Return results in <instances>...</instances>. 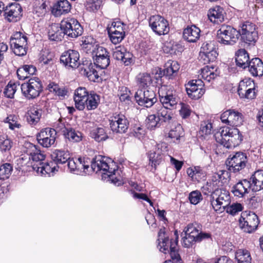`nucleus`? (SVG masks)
<instances>
[{"label": "nucleus", "instance_id": "60", "mask_svg": "<svg viewBox=\"0 0 263 263\" xmlns=\"http://www.w3.org/2000/svg\"><path fill=\"white\" fill-rule=\"evenodd\" d=\"M180 105L181 107L179 110V114L181 117L183 119L189 118L192 112L190 105L183 103H181Z\"/></svg>", "mask_w": 263, "mask_h": 263}, {"label": "nucleus", "instance_id": "39", "mask_svg": "<svg viewBox=\"0 0 263 263\" xmlns=\"http://www.w3.org/2000/svg\"><path fill=\"white\" fill-rule=\"evenodd\" d=\"M89 136L97 142L105 141L108 138L103 127H96L92 129L90 132Z\"/></svg>", "mask_w": 263, "mask_h": 263}, {"label": "nucleus", "instance_id": "31", "mask_svg": "<svg viewBox=\"0 0 263 263\" xmlns=\"http://www.w3.org/2000/svg\"><path fill=\"white\" fill-rule=\"evenodd\" d=\"M247 67L251 74L254 77L263 75V62L258 58L252 59L249 62Z\"/></svg>", "mask_w": 263, "mask_h": 263}, {"label": "nucleus", "instance_id": "36", "mask_svg": "<svg viewBox=\"0 0 263 263\" xmlns=\"http://www.w3.org/2000/svg\"><path fill=\"white\" fill-rule=\"evenodd\" d=\"M235 61L236 65L243 69L246 68L248 66L249 57L247 51L244 49L238 50L235 54Z\"/></svg>", "mask_w": 263, "mask_h": 263}, {"label": "nucleus", "instance_id": "6", "mask_svg": "<svg viewBox=\"0 0 263 263\" xmlns=\"http://www.w3.org/2000/svg\"><path fill=\"white\" fill-rule=\"evenodd\" d=\"M60 25L64 33L71 38H76L82 35L83 29L78 21L73 17L64 18Z\"/></svg>", "mask_w": 263, "mask_h": 263}, {"label": "nucleus", "instance_id": "22", "mask_svg": "<svg viewBox=\"0 0 263 263\" xmlns=\"http://www.w3.org/2000/svg\"><path fill=\"white\" fill-rule=\"evenodd\" d=\"M4 15L6 19L10 22H16L22 16V8L21 5L16 3H11L6 7L4 6Z\"/></svg>", "mask_w": 263, "mask_h": 263}, {"label": "nucleus", "instance_id": "3", "mask_svg": "<svg viewBox=\"0 0 263 263\" xmlns=\"http://www.w3.org/2000/svg\"><path fill=\"white\" fill-rule=\"evenodd\" d=\"M73 100L75 107L79 110L85 108L88 110H93L97 108L100 101V96L94 91L89 93L85 87H79L74 91Z\"/></svg>", "mask_w": 263, "mask_h": 263}, {"label": "nucleus", "instance_id": "32", "mask_svg": "<svg viewBox=\"0 0 263 263\" xmlns=\"http://www.w3.org/2000/svg\"><path fill=\"white\" fill-rule=\"evenodd\" d=\"M200 30L195 25L187 26L184 29L183 38L189 42L195 43L200 37Z\"/></svg>", "mask_w": 263, "mask_h": 263}, {"label": "nucleus", "instance_id": "59", "mask_svg": "<svg viewBox=\"0 0 263 263\" xmlns=\"http://www.w3.org/2000/svg\"><path fill=\"white\" fill-rule=\"evenodd\" d=\"M102 3V0H88L86 4L87 9L91 11H96L100 9Z\"/></svg>", "mask_w": 263, "mask_h": 263}, {"label": "nucleus", "instance_id": "35", "mask_svg": "<svg viewBox=\"0 0 263 263\" xmlns=\"http://www.w3.org/2000/svg\"><path fill=\"white\" fill-rule=\"evenodd\" d=\"M52 160L58 164H63L70 159V154L67 151L55 149L51 154Z\"/></svg>", "mask_w": 263, "mask_h": 263}, {"label": "nucleus", "instance_id": "49", "mask_svg": "<svg viewBox=\"0 0 263 263\" xmlns=\"http://www.w3.org/2000/svg\"><path fill=\"white\" fill-rule=\"evenodd\" d=\"M94 64L96 68L100 69L106 68L110 63L109 55H105L102 57L94 58Z\"/></svg>", "mask_w": 263, "mask_h": 263}, {"label": "nucleus", "instance_id": "58", "mask_svg": "<svg viewBox=\"0 0 263 263\" xmlns=\"http://www.w3.org/2000/svg\"><path fill=\"white\" fill-rule=\"evenodd\" d=\"M253 84L250 80H242L240 81L238 88V93L239 97L243 96V94L249 88V87H251Z\"/></svg>", "mask_w": 263, "mask_h": 263}, {"label": "nucleus", "instance_id": "61", "mask_svg": "<svg viewBox=\"0 0 263 263\" xmlns=\"http://www.w3.org/2000/svg\"><path fill=\"white\" fill-rule=\"evenodd\" d=\"M212 124L208 122H203L200 124L199 134L201 136L208 135L211 134Z\"/></svg>", "mask_w": 263, "mask_h": 263}, {"label": "nucleus", "instance_id": "18", "mask_svg": "<svg viewBox=\"0 0 263 263\" xmlns=\"http://www.w3.org/2000/svg\"><path fill=\"white\" fill-rule=\"evenodd\" d=\"M218 55L214 42H205L202 44L200 56L203 59L204 64L215 61Z\"/></svg>", "mask_w": 263, "mask_h": 263}, {"label": "nucleus", "instance_id": "45", "mask_svg": "<svg viewBox=\"0 0 263 263\" xmlns=\"http://www.w3.org/2000/svg\"><path fill=\"white\" fill-rule=\"evenodd\" d=\"M137 82L140 87H148L152 83L149 73L146 72L140 73L136 77Z\"/></svg>", "mask_w": 263, "mask_h": 263}, {"label": "nucleus", "instance_id": "64", "mask_svg": "<svg viewBox=\"0 0 263 263\" xmlns=\"http://www.w3.org/2000/svg\"><path fill=\"white\" fill-rule=\"evenodd\" d=\"M243 95V96H241L240 97L249 99H253L255 96L254 84H253L251 87H249V88H248Z\"/></svg>", "mask_w": 263, "mask_h": 263}, {"label": "nucleus", "instance_id": "24", "mask_svg": "<svg viewBox=\"0 0 263 263\" xmlns=\"http://www.w3.org/2000/svg\"><path fill=\"white\" fill-rule=\"evenodd\" d=\"M26 153L29 156L30 160H32V167L33 164L39 166L45 159L46 155L43 152H42L37 146L32 144L28 143Z\"/></svg>", "mask_w": 263, "mask_h": 263}, {"label": "nucleus", "instance_id": "12", "mask_svg": "<svg viewBox=\"0 0 263 263\" xmlns=\"http://www.w3.org/2000/svg\"><path fill=\"white\" fill-rule=\"evenodd\" d=\"M109 125L114 133H125L129 127V122L123 114L115 113L109 118Z\"/></svg>", "mask_w": 263, "mask_h": 263}, {"label": "nucleus", "instance_id": "42", "mask_svg": "<svg viewBox=\"0 0 263 263\" xmlns=\"http://www.w3.org/2000/svg\"><path fill=\"white\" fill-rule=\"evenodd\" d=\"M181 236L182 237V245L185 248L192 247L195 242L197 241L196 238L190 233V232H187V226L184 228Z\"/></svg>", "mask_w": 263, "mask_h": 263}, {"label": "nucleus", "instance_id": "8", "mask_svg": "<svg viewBox=\"0 0 263 263\" xmlns=\"http://www.w3.org/2000/svg\"><path fill=\"white\" fill-rule=\"evenodd\" d=\"M259 223L258 216L251 211L242 212L239 219L240 229L248 233H251L256 230Z\"/></svg>", "mask_w": 263, "mask_h": 263}, {"label": "nucleus", "instance_id": "25", "mask_svg": "<svg viewBox=\"0 0 263 263\" xmlns=\"http://www.w3.org/2000/svg\"><path fill=\"white\" fill-rule=\"evenodd\" d=\"M59 168L58 165L53 161L49 162H42L39 166L33 164V170L41 176H53Z\"/></svg>", "mask_w": 263, "mask_h": 263}, {"label": "nucleus", "instance_id": "38", "mask_svg": "<svg viewBox=\"0 0 263 263\" xmlns=\"http://www.w3.org/2000/svg\"><path fill=\"white\" fill-rule=\"evenodd\" d=\"M148 158L152 166L156 167L159 165L163 160V154L159 147L155 151H151L148 153Z\"/></svg>", "mask_w": 263, "mask_h": 263}, {"label": "nucleus", "instance_id": "40", "mask_svg": "<svg viewBox=\"0 0 263 263\" xmlns=\"http://www.w3.org/2000/svg\"><path fill=\"white\" fill-rule=\"evenodd\" d=\"M10 46L28 45V38L25 34L16 32L10 38Z\"/></svg>", "mask_w": 263, "mask_h": 263}, {"label": "nucleus", "instance_id": "5", "mask_svg": "<svg viewBox=\"0 0 263 263\" xmlns=\"http://www.w3.org/2000/svg\"><path fill=\"white\" fill-rule=\"evenodd\" d=\"M210 201L215 211L221 213L231 202V198L228 191L220 188L211 195Z\"/></svg>", "mask_w": 263, "mask_h": 263}, {"label": "nucleus", "instance_id": "29", "mask_svg": "<svg viewBox=\"0 0 263 263\" xmlns=\"http://www.w3.org/2000/svg\"><path fill=\"white\" fill-rule=\"evenodd\" d=\"M224 10L219 6H216L209 9L208 16L211 22L219 24L224 21Z\"/></svg>", "mask_w": 263, "mask_h": 263}, {"label": "nucleus", "instance_id": "62", "mask_svg": "<svg viewBox=\"0 0 263 263\" xmlns=\"http://www.w3.org/2000/svg\"><path fill=\"white\" fill-rule=\"evenodd\" d=\"M189 199L192 204H197L202 199V197L199 191H194L190 194Z\"/></svg>", "mask_w": 263, "mask_h": 263}, {"label": "nucleus", "instance_id": "47", "mask_svg": "<svg viewBox=\"0 0 263 263\" xmlns=\"http://www.w3.org/2000/svg\"><path fill=\"white\" fill-rule=\"evenodd\" d=\"M146 122L147 127L150 130H153L155 128L159 127L162 125L156 114L149 115L146 119Z\"/></svg>", "mask_w": 263, "mask_h": 263}, {"label": "nucleus", "instance_id": "10", "mask_svg": "<svg viewBox=\"0 0 263 263\" xmlns=\"http://www.w3.org/2000/svg\"><path fill=\"white\" fill-rule=\"evenodd\" d=\"M126 25L120 21H114L107 27V31L110 41L114 44L120 43L125 36Z\"/></svg>", "mask_w": 263, "mask_h": 263}, {"label": "nucleus", "instance_id": "13", "mask_svg": "<svg viewBox=\"0 0 263 263\" xmlns=\"http://www.w3.org/2000/svg\"><path fill=\"white\" fill-rule=\"evenodd\" d=\"M239 33L242 41L250 45H254L258 39L256 26L250 22H246L242 24Z\"/></svg>", "mask_w": 263, "mask_h": 263}, {"label": "nucleus", "instance_id": "51", "mask_svg": "<svg viewBox=\"0 0 263 263\" xmlns=\"http://www.w3.org/2000/svg\"><path fill=\"white\" fill-rule=\"evenodd\" d=\"M12 141L7 136H0V149L3 152H8L12 146Z\"/></svg>", "mask_w": 263, "mask_h": 263}, {"label": "nucleus", "instance_id": "17", "mask_svg": "<svg viewBox=\"0 0 263 263\" xmlns=\"http://www.w3.org/2000/svg\"><path fill=\"white\" fill-rule=\"evenodd\" d=\"M220 119L223 123L232 126H238L242 124L243 117L241 113L237 110L230 109L222 112Z\"/></svg>", "mask_w": 263, "mask_h": 263}, {"label": "nucleus", "instance_id": "7", "mask_svg": "<svg viewBox=\"0 0 263 263\" xmlns=\"http://www.w3.org/2000/svg\"><path fill=\"white\" fill-rule=\"evenodd\" d=\"M239 32L233 27L222 25L217 31V41L223 45H233L237 41Z\"/></svg>", "mask_w": 263, "mask_h": 263}, {"label": "nucleus", "instance_id": "23", "mask_svg": "<svg viewBox=\"0 0 263 263\" xmlns=\"http://www.w3.org/2000/svg\"><path fill=\"white\" fill-rule=\"evenodd\" d=\"M68 161V167L70 172L81 175L87 173L89 165L84 158H79L76 160L69 159Z\"/></svg>", "mask_w": 263, "mask_h": 263}, {"label": "nucleus", "instance_id": "4", "mask_svg": "<svg viewBox=\"0 0 263 263\" xmlns=\"http://www.w3.org/2000/svg\"><path fill=\"white\" fill-rule=\"evenodd\" d=\"M214 137L217 143L228 148L236 147L243 139L242 136L237 128H231L229 127H221L215 133Z\"/></svg>", "mask_w": 263, "mask_h": 263}, {"label": "nucleus", "instance_id": "16", "mask_svg": "<svg viewBox=\"0 0 263 263\" xmlns=\"http://www.w3.org/2000/svg\"><path fill=\"white\" fill-rule=\"evenodd\" d=\"M79 53L74 50L64 52L60 57V62L68 69H74L80 65Z\"/></svg>", "mask_w": 263, "mask_h": 263}, {"label": "nucleus", "instance_id": "20", "mask_svg": "<svg viewBox=\"0 0 263 263\" xmlns=\"http://www.w3.org/2000/svg\"><path fill=\"white\" fill-rule=\"evenodd\" d=\"M56 132L53 128H45L36 135L38 143L44 147H49L54 144Z\"/></svg>", "mask_w": 263, "mask_h": 263}, {"label": "nucleus", "instance_id": "15", "mask_svg": "<svg viewBox=\"0 0 263 263\" xmlns=\"http://www.w3.org/2000/svg\"><path fill=\"white\" fill-rule=\"evenodd\" d=\"M247 162L246 154L242 152H237L232 157L227 159L226 165L230 172L236 173L244 168Z\"/></svg>", "mask_w": 263, "mask_h": 263}, {"label": "nucleus", "instance_id": "11", "mask_svg": "<svg viewBox=\"0 0 263 263\" xmlns=\"http://www.w3.org/2000/svg\"><path fill=\"white\" fill-rule=\"evenodd\" d=\"M148 23L153 31L158 35H165L169 32L168 21L160 15L151 16L148 20Z\"/></svg>", "mask_w": 263, "mask_h": 263}, {"label": "nucleus", "instance_id": "48", "mask_svg": "<svg viewBox=\"0 0 263 263\" xmlns=\"http://www.w3.org/2000/svg\"><path fill=\"white\" fill-rule=\"evenodd\" d=\"M18 117L14 115H9L4 121L5 123L9 124V128L11 130H15L21 127V125L18 122Z\"/></svg>", "mask_w": 263, "mask_h": 263}, {"label": "nucleus", "instance_id": "54", "mask_svg": "<svg viewBox=\"0 0 263 263\" xmlns=\"http://www.w3.org/2000/svg\"><path fill=\"white\" fill-rule=\"evenodd\" d=\"M243 210V206L241 204L239 203H233L231 205H229L226 208L225 211L228 214L231 215H235L238 212Z\"/></svg>", "mask_w": 263, "mask_h": 263}, {"label": "nucleus", "instance_id": "50", "mask_svg": "<svg viewBox=\"0 0 263 263\" xmlns=\"http://www.w3.org/2000/svg\"><path fill=\"white\" fill-rule=\"evenodd\" d=\"M13 170V167L10 163H6L0 166V180L8 179Z\"/></svg>", "mask_w": 263, "mask_h": 263}, {"label": "nucleus", "instance_id": "41", "mask_svg": "<svg viewBox=\"0 0 263 263\" xmlns=\"http://www.w3.org/2000/svg\"><path fill=\"white\" fill-rule=\"evenodd\" d=\"M64 135L66 139L72 142H79L82 140V133L72 128L65 129Z\"/></svg>", "mask_w": 263, "mask_h": 263}, {"label": "nucleus", "instance_id": "21", "mask_svg": "<svg viewBox=\"0 0 263 263\" xmlns=\"http://www.w3.org/2000/svg\"><path fill=\"white\" fill-rule=\"evenodd\" d=\"M159 95L160 103L157 104H161L163 106L170 109L176 107L179 99L174 91L168 89L163 91L161 90L159 92Z\"/></svg>", "mask_w": 263, "mask_h": 263}, {"label": "nucleus", "instance_id": "53", "mask_svg": "<svg viewBox=\"0 0 263 263\" xmlns=\"http://www.w3.org/2000/svg\"><path fill=\"white\" fill-rule=\"evenodd\" d=\"M183 128L180 124H178L172 128L168 133V137L173 139L174 141L178 140L182 136Z\"/></svg>", "mask_w": 263, "mask_h": 263}, {"label": "nucleus", "instance_id": "19", "mask_svg": "<svg viewBox=\"0 0 263 263\" xmlns=\"http://www.w3.org/2000/svg\"><path fill=\"white\" fill-rule=\"evenodd\" d=\"M175 235H176L175 239H171L170 240L167 237L165 236V232L164 229H160L158 233V247L161 252L164 254H167L169 250L173 249L175 247H177L178 245V235L177 231H175Z\"/></svg>", "mask_w": 263, "mask_h": 263}, {"label": "nucleus", "instance_id": "37", "mask_svg": "<svg viewBox=\"0 0 263 263\" xmlns=\"http://www.w3.org/2000/svg\"><path fill=\"white\" fill-rule=\"evenodd\" d=\"M65 35L61 25L59 26L57 24L52 25L48 31V37L51 41H62Z\"/></svg>", "mask_w": 263, "mask_h": 263}, {"label": "nucleus", "instance_id": "28", "mask_svg": "<svg viewBox=\"0 0 263 263\" xmlns=\"http://www.w3.org/2000/svg\"><path fill=\"white\" fill-rule=\"evenodd\" d=\"M71 6L67 0H59L53 6L52 13L56 17L68 13Z\"/></svg>", "mask_w": 263, "mask_h": 263}, {"label": "nucleus", "instance_id": "46", "mask_svg": "<svg viewBox=\"0 0 263 263\" xmlns=\"http://www.w3.org/2000/svg\"><path fill=\"white\" fill-rule=\"evenodd\" d=\"M220 182L219 180H210L202 187V191L204 195L213 194L214 192L219 190L217 184Z\"/></svg>", "mask_w": 263, "mask_h": 263}, {"label": "nucleus", "instance_id": "30", "mask_svg": "<svg viewBox=\"0 0 263 263\" xmlns=\"http://www.w3.org/2000/svg\"><path fill=\"white\" fill-rule=\"evenodd\" d=\"M156 115L161 123L168 122L172 119V111L170 108L163 106L161 104H156L154 107Z\"/></svg>", "mask_w": 263, "mask_h": 263}, {"label": "nucleus", "instance_id": "9", "mask_svg": "<svg viewBox=\"0 0 263 263\" xmlns=\"http://www.w3.org/2000/svg\"><path fill=\"white\" fill-rule=\"evenodd\" d=\"M42 82L36 77L30 79L28 82L24 83L21 85L23 95L29 99L37 97L42 91Z\"/></svg>", "mask_w": 263, "mask_h": 263}, {"label": "nucleus", "instance_id": "27", "mask_svg": "<svg viewBox=\"0 0 263 263\" xmlns=\"http://www.w3.org/2000/svg\"><path fill=\"white\" fill-rule=\"evenodd\" d=\"M252 191L251 181L243 179L237 182L232 188V192L235 196L242 197Z\"/></svg>", "mask_w": 263, "mask_h": 263}, {"label": "nucleus", "instance_id": "44", "mask_svg": "<svg viewBox=\"0 0 263 263\" xmlns=\"http://www.w3.org/2000/svg\"><path fill=\"white\" fill-rule=\"evenodd\" d=\"M235 258L237 263H251L250 252L246 250L239 249L235 253Z\"/></svg>", "mask_w": 263, "mask_h": 263}, {"label": "nucleus", "instance_id": "1", "mask_svg": "<svg viewBox=\"0 0 263 263\" xmlns=\"http://www.w3.org/2000/svg\"><path fill=\"white\" fill-rule=\"evenodd\" d=\"M91 167L96 173L102 171V179H107L115 185L119 186L123 183L117 164L110 159L107 160L105 157L101 155L96 156L91 161Z\"/></svg>", "mask_w": 263, "mask_h": 263}, {"label": "nucleus", "instance_id": "43", "mask_svg": "<svg viewBox=\"0 0 263 263\" xmlns=\"http://www.w3.org/2000/svg\"><path fill=\"white\" fill-rule=\"evenodd\" d=\"M42 110L35 107H33L28 112L27 119L30 125H35L40 120Z\"/></svg>", "mask_w": 263, "mask_h": 263}, {"label": "nucleus", "instance_id": "63", "mask_svg": "<svg viewBox=\"0 0 263 263\" xmlns=\"http://www.w3.org/2000/svg\"><path fill=\"white\" fill-rule=\"evenodd\" d=\"M167 253H169L171 257L173 260L172 262L181 263V258L178 252L177 247H175L173 249L169 250V251H167Z\"/></svg>", "mask_w": 263, "mask_h": 263}, {"label": "nucleus", "instance_id": "14", "mask_svg": "<svg viewBox=\"0 0 263 263\" xmlns=\"http://www.w3.org/2000/svg\"><path fill=\"white\" fill-rule=\"evenodd\" d=\"M135 98L139 105L147 108L152 106L157 100L155 92L149 89L138 90Z\"/></svg>", "mask_w": 263, "mask_h": 263}, {"label": "nucleus", "instance_id": "26", "mask_svg": "<svg viewBox=\"0 0 263 263\" xmlns=\"http://www.w3.org/2000/svg\"><path fill=\"white\" fill-rule=\"evenodd\" d=\"M112 56L117 60H121L125 65L128 66L133 62V54L127 51L123 46L116 47L113 50Z\"/></svg>", "mask_w": 263, "mask_h": 263}, {"label": "nucleus", "instance_id": "52", "mask_svg": "<svg viewBox=\"0 0 263 263\" xmlns=\"http://www.w3.org/2000/svg\"><path fill=\"white\" fill-rule=\"evenodd\" d=\"M96 65L91 64L87 69H85V74L91 81L95 82L99 78L98 71L95 68Z\"/></svg>", "mask_w": 263, "mask_h": 263}, {"label": "nucleus", "instance_id": "33", "mask_svg": "<svg viewBox=\"0 0 263 263\" xmlns=\"http://www.w3.org/2000/svg\"><path fill=\"white\" fill-rule=\"evenodd\" d=\"M249 181H251L252 192L263 189V171L259 170L254 173Z\"/></svg>", "mask_w": 263, "mask_h": 263}, {"label": "nucleus", "instance_id": "34", "mask_svg": "<svg viewBox=\"0 0 263 263\" xmlns=\"http://www.w3.org/2000/svg\"><path fill=\"white\" fill-rule=\"evenodd\" d=\"M186 173L193 181L197 182L204 180L206 175L205 172L201 167L198 166L188 168Z\"/></svg>", "mask_w": 263, "mask_h": 263}, {"label": "nucleus", "instance_id": "2", "mask_svg": "<svg viewBox=\"0 0 263 263\" xmlns=\"http://www.w3.org/2000/svg\"><path fill=\"white\" fill-rule=\"evenodd\" d=\"M216 69L213 66H206L201 69L199 79L189 81L185 85V89L189 97L194 100L200 98L205 92L203 88L204 83L201 79L210 82L217 76Z\"/></svg>", "mask_w": 263, "mask_h": 263}, {"label": "nucleus", "instance_id": "55", "mask_svg": "<svg viewBox=\"0 0 263 263\" xmlns=\"http://www.w3.org/2000/svg\"><path fill=\"white\" fill-rule=\"evenodd\" d=\"M130 91L125 86H121L119 88L118 95L121 101H129L130 100Z\"/></svg>", "mask_w": 263, "mask_h": 263}, {"label": "nucleus", "instance_id": "56", "mask_svg": "<svg viewBox=\"0 0 263 263\" xmlns=\"http://www.w3.org/2000/svg\"><path fill=\"white\" fill-rule=\"evenodd\" d=\"M16 84L15 83L9 82L6 86L4 93L8 98H12L16 91Z\"/></svg>", "mask_w": 263, "mask_h": 263}, {"label": "nucleus", "instance_id": "57", "mask_svg": "<svg viewBox=\"0 0 263 263\" xmlns=\"http://www.w3.org/2000/svg\"><path fill=\"white\" fill-rule=\"evenodd\" d=\"M14 53L17 56L22 57L27 54L28 45L11 46Z\"/></svg>", "mask_w": 263, "mask_h": 263}]
</instances>
